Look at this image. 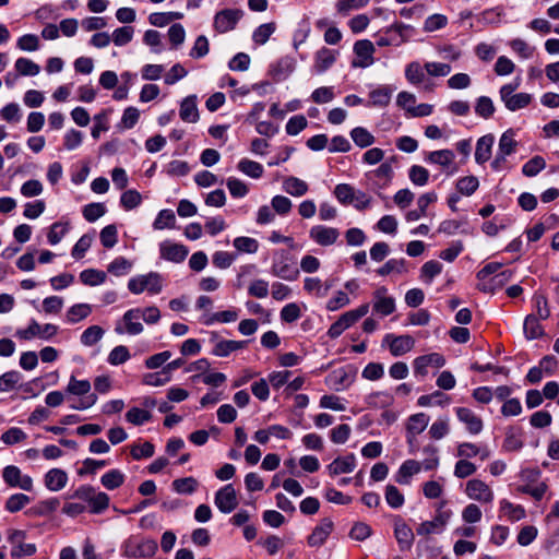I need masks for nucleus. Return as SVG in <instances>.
<instances>
[{
  "label": "nucleus",
  "instance_id": "nucleus-1",
  "mask_svg": "<svg viewBox=\"0 0 559 559\" xmlns=\"http://www.w3.org/2000/svg\"><path fill=\"white\" fill-rule=\"evenodd\" d=\"M27 533L23 530L9 528L7 531V540L10 545V556L12 559L32 557L37 551L34 543L26 542Z\"/></svg>",
  "mask_w": 559,
  "mask_h": 559
},
{
  "label": "nucleus",
  "instance_id": "nucleus-2",
  "mask_svg": "<svg viewBox=\"0 0 559 559\" xmlns=\"http://www.w3.org/2000/svg\"><path fill=\"white\" fill-rule=\"evenodd\" d=\"M271 273L285 281H295L299 276V270L293 261V258L284 249L274 251Z\"/></svg>",
  "mask_w": 559,
  "mask_h": 559
},
{
  "label": "nucleus",
  "instance_id": "nucleus-3",
  "mask_svg": "<svg viewBox=\"0 0 559 559\" xmlns=\"http://www.w3.org/2000/svg\"><path fill=\"white\" fill-rule=\"evenodd\" d=\"M413 32V26L396 22L377 36L376 44L379 47L401 46L409 39Z\"/></svg>",
  "mask_w": 559,
  "mask_h": 559
},
{
  "label": "nucleus",
  "instance_id": "nucleus-4",
  "mask_svg": "<svg viewBox=\"0 0 559 559\" xmlns=\"http://www.w3.org/2000/svg\"><path fill=\"white\" fill-rule=\"evenodd\" d=\"M121 549L122 555L128 558H150L156 554L158 545L152 538L131 536L123 542Z\"/></svg>",
  "mask_w": 559,
  "mask_h": 559
},
{
  "label": "nucleus",
  "instance_id": "nucleus-5",
  "mask_svg": "<svg viewBox=\"0 0 559 559\" xmlns=\"http://www.w3.org/2000/svg\"><path fill=\"white\" fill-rule=\"evenodd\" d=\"M128 288L135 295H139L144 290H147L151 295H157L163 289V277L157 272L138 275L129 280Z\"/></svg>",
  "mask_w": 559,
  "mask_h": 559
},
{
  "label": "nucleus",
  "instance_id": "nucleus-6",
  "mask_svg": "<svg viewBox=\"0 0 559 559\" xmlns=\"http://www.w3.org/2000/svg\"><path fill=\"white\" fill-rule=\"evenodd\" d=\"M242 16L243 11L241 9H224L217 11L214 15L213 27L219 34L230 32L236 28Z\"/></svg>",
  "mask_w": 559,
  "mask_h": 559
},
{
  "label": "nucleus",
  "instance_id": "nucleus-7",
  "mask_svg": "<svg viewBox=\"0 0 559 559\" xmlns=\"http://www.w3.org/2000/svg\"><path fill=\"white\" fill-rule=\"evenodd\" d=\"M4 483L12 488H20L25 491L33 489V479L28 475H22L21 469L15 465H8L2 471Z\"/></svg>",
  "mask_w": 559,
  "mask_h": 559
},
{
  "label": "nucleus",
  "instance_id": "nucleus-8",
  "mask_svg": "<svg viewBox=\"0 0 559 559\" xmlns=\"http://www.w3.org/2000/svg\"><path fill=\"white\" fill-rule=\"evenodd\" d=\"M372 308L373 311L382 317L390 316L395 311V299L388 296V288L381 286L372 294Z\"/></svg>",
  "mask_w": 559,
  "mask_h": 559
},
{
  "label": "nucleus",
  "instance_id": "nucleus-9",
  "mask_svg": "<svg viewBox=\"0 0 559 559\" xmlns=\"http://www.w3.org/2000/svg\"><path fill=\"white\" fill-rule=\"evenodd\" d=\"M140 318H141V308H133V309L127 310L122 317L124 328H122L120 324H117L115 328V332L117 334L127 333L129 335L141 334L144 330V326L139 321Z\"/></svg>",
  "mask_w": 559,
  "mask_h": 559
},
{
  "label": "nucleus",
  "instance_id": "nucleus-10",
  "mask_svg": "<svg viewBox=\"0 0 559 559\" xmlns=\"http://www.w3.org/2000/svg\"><path fill=\"white\" fill-rule=\"evenodd\" d=\"M215 506L222 513H230L238 506L236 490L231 484L225 485L216 493Z\"/></svg>",
  "mask_w": 559,
  "mask_h": 559
},
{
  "label": "nucleus",
  "instance_id": "nucleus-11",
  "mask_svg": "<svg viewBox=\"0 0 559 559\" xmlns=\"http://www.w3.org/2000/svg\"><path fill=\"white\" fill-rule=\"evenodd\" d=\"M383 344L389 346L392 356L400 357L413 349L415 340L411 335L386 334Z\"/></svg>",
  "mask_w": 559,
  "mask_h": 559
},
{
  "label": "nucleus",
  "instance_id": "nucleus-12",
  "mask_svg": "<svg viewBox=\"0 0 559 559\" xmlns=\"http://www.w3.org/2000/svg\"><path fill=\"white\" fill-rule=\"evenodd\" d=\"M309 237L318 245L326 247L334 245L340 237L337 228L316 225L310 228Z\"/></svg>",
  "mask_w": 559,
  "mask_h": 559
},
{
  "label": "nucleus",
  "instance_id": "nucleus-13",
  "mask_svg": "<svg viewBox=\"0 0 559 559\" xmlns=\"http://www.w3.org/2000/svg\"><path fill=\"white\" fill-rule=\"evenodd\" d=\"M159 253L164 260L180 263L187 258L189 250L185 245L165 240L159 243Z\"/></svg>",
  "mask_w": 559,
  "mask_h": 559
},
{
  "label": "nucleus",
  "instance_id": "nucleus-14",
  "mask_svg": "<svg viewBox=\"0 0 559 559\" xmlns=\"http://www.w3.org/2000/svg\"><path fill=\"white\" fill-rule=\"evenodd\" d=\"M211 341L216 342L212 354L217 357H227L230 353L242 349L248 344V341L218 340L216 332L211 333Z\"/></svg>",
  "mask_w": 559,
  "mask_h": 559
},
{
  "label": "nucleus",
  "instance_id": "nucleus-15",
  "mask_svg": "<svg viewBox=\"0 0 559 559\" xmlns=\"http://www.w3.org/2000/svg\"><path fill=\"white\" fill-rule=\"evenodd\" d=\"M445 364L444 357L439 353H431L423 355L414 360V373L416 376L425 377L428 374V367L441 368Z\"/></svg>",
  "mask_w": 559,
  "mask_h": 559
},
{
  "label": "nucleus",
  "instance_id": "nucleus-16",
  "mask_svg": "<svg viewBox=\"0 0 559 559\" xmlns=\"http://www.w3.org/2000/svg\"><path fill=\"white\" fill-rule=\"evenodd\" d=\"M454 158L455 155L453 151L444 148L428 152L424 159L426 163L436 164L441 166L443 169H447L448 175H453L456 171V167L453 166L450 170L449 168L453 165Z\"/></svg>",
  "mask_w": 559,
  "mask_h": 559
},
{
  "label": "nucleus",
  "instance_id": "nucleus-17",
  "mask_svg": "<svg viewBox=\"0 0 559 559\" xmlns=\"http://www.w3.org/2000/svg\"><path fill=\"white\" fill-rule=\"evenodd\" d=\"M354 52L359 60L353 62L354 67L368 68L373 63L374 46L368 39L357 40L354 45Z\"/></svg>",
  "mask_w": 559,
  "mask_h": 559
},
{
  "label": "nucleus",
  "instance_id": "nucleus-18",
  "mask_svg": "<svg viewBox=\"0 0 559 559\" xmlns=\"http://www.w3.org/2000/svg\"><path fill=\"white\" fill-rule=\"evenodd\" d=\"M465 491L471 499L479 502L488 503L493 499V493L489 486L479 479L468 480Z\"/></svg>",
  "mask_w": 559,
  "mask_h": 559
},
{
  "label": "nucleus",
  "instance_id": "nucleus-19",
  "mask_svg": "<svg viewBox=\"0 0 559 559\" xmlns=\"http://www.w3.org/2000/svg\"><path fill=\"white\" fill-rule=\"evenodd\" d=\"M457 419L463 423L471 435H478L484 428L483 419L467 407H456Z\"/></svg>",
  "mask_w": 559,
  "mask_h": 559
},
{
  "label": "nucleus",
  "instance_id": "nucleus-20",
  "mask_svg": "<svg viewBox=\"0 0 559 559\" xmlns=\"http://www.w3.org/2000/svg\"><path fill=\"white\" fill-rule=\"evenodd\" d=\"M394 536L402 551H407L412 548L414 542V533L401 516H395Z\"/></svg>",
  "mask_w": 559,
  "mask_h": 559
},
{
  "label": "nucleus",
  "instance_id": "nucleus-21",
  "mask_svg": "<svg viewBox=\"0 0 559 559\" xmlns=\"http://www.w3.org/2000/svg\"><path fill=\"white\" fill-rule=\"evenodd\" d=\"M334 524L331 519L324 518L321 520L320 524L317 525L312 533L308 536V545L310 547H319L322 546L330 534L332 533Z\"/></svg>",
  "mask_w": 559,
  "mask_h": 559
},
{
  "label": "nucleus",
  "instance_id": "nucleus-22",
  "mask_svg": "<svg viewBox=\"0 0 559 559\" xmlns=\"http://www.w3.org/2000/svg\"><path fill=\"white\" fill-rule=\"evenodd\" d=\"M495 136L491 133L483 135L477 140L475 150V162L479 165L485 164L491 157Z\"/></svg>",
  "mask_w": 559,
  "mask_h": 559
},
{
  "label": "nucleus",
  "instance_id": "nucleus-23",
  "mask_svg": "<svg viewBox=\"0 0 559 559\" xmlns=\"http://www.w3.org/2000/svg\"><path fill=\"white\" fill-rule=\"evenodd\" d=\"M356 467V456L350 453L346 456L336 457L331 464L328 465V471L331 476L340 474L352 473Z\"/></svg>",
  "mask_w": 559,
  "mask_h": 559
},
{
  "label": "nucleus",
  "instance_id": "nucleus-24",
  "mask_svg": "<svg viewBox=\"0 0 559 559\" xmlns=\"http://www.w3.org/2000/svg\"><path fill=\"white\" fill-rule=\"evenodd\" d=\"M68 474L61 468H51L45 474V486L50 491H59L67 486Z\"/></svg>",
  "mask_w": 559,
  "mask_h": 559
},
{
  "label": "nucleus",
  "instance_id": "nucleus-25",
  "mask_svg": "<svg viewBox=\"0 0 559 559\" xmlns=\"http://www.w3.org/2000/svg\"><path fill=\"white\" fill-rule=\"evenodd\" d=\"M337 52L329 48H321L314 58V70L317 73L325 72L336 60Z\"/></svg>",
  "mask_w": 559,
  "mask_h": 559
},
{
  "label": "nucleus",
  "instance_id": "nucleus-26",
  "mask_svg": "<svg viewBox=\"0 0 559 559\" xmlns=\"http://www.w3.org/2000/svg\"><path fill=\"white\" fill-rule=\"evenodd\" d=\"M421 464L415 460H406L399 468L395 480L401 485H408L413 475L420 472Z\"/></svg>",
  "mask_w": 559,
  "mask_h": 559
},
{
  "label": "nucleus",
  "instance_id": "nucleus-27",
  "mask_svg": "<svg viewBox=\"0 0 559 559\" xmlns=\"http://www.w3.org/2000/svg\"><path fill=\"white\" fill-rule=\"evenodd\" d=\"M180 118L187 122H197L199 119V111L197 107V97L190 95L186 97L180 105Z\"/></svg>",
  "mask_w": 559,
  "mask_h": 559
},
{
  "label": "nucleus",
  "instance_id": "nucleus-28",
  "mask_svg": "<svg viewBox=\"0 0 559 559\" xmlns=\"http://www.w3.org/2000/svg\"><path fill=\"white\" fill-rule=\"evenodd\" d=\"M393 88L388 85H382L369 93V106L373 107H385L390 104Z\"/></svg>",
  "mask_w": 559,
  "mask_h": 559
},
{
  "label": "nucleus",
  "instance_id": "nucleus-29",
  "mask_svg": "<svg viewBox=\"0 0 559 559\" xmlns=\"http://www.w3.org/2000/svg\"><path fill=\"white\" fill-rule=\"evenodd\" d=\"M516 146L518 141L515 140V131L513 129H508L499 139L497 152L507 157L515 153Z\"/></svg>",
  "mask_w": 559,
  "mask_h": 559
},
{
  "label": "nucleus",
  "instance_id": "nucleus-30",
  "mask_svg": "<svg viewBox=\"0 0 559 559\" xmlns=\"http://www.w3.org/2000/svg\"><path fill=\"white\" fill-rule=\"evenodd\" d=\"M539 320L535 314L526 316L524 320V334L527 340H536L544 335V328L539 323Z\"/></svg>",
  "mask_w": 559,
  "mask_h": 559
},
{
  "label": "nucleus",
  "instance_id": "nucleus-31",
  "mask_svg": "<svg viewBox=\"0 0 559 559\" xmlns=\"http://www.w3.org/2000/svg\"><path fill=\"white\" fill-rule=\"evenodd\" d=\"M283 189L293 197H302L308 191V185L297 177H287L283 181Z\"/></svg>",
  "mask_w": 559,
  "mask_h": 559
},
{
  "label": "nucleus",
  "instance_id": "nucleus-32",
  "mask_svg": "<svg viewBox=\"0 0 559 559\" xmlns=\"http://www.w3.org/2000/svg\"><path fill=\"white\" fill-rule=\"evenodd\" d=\"M124 474L119 469H110L100 477L102 485L108 490H115L124 483Z\"/></svg>",
  "mask_w": 559,
  "mask_h": 559
},
{
  "label": "nucleus",
  "instance_id": "nucleus-33",
  "mask_svg": "<svg viewBox=\"0 0 559 559\" xmlns=\"http://www.w3.org/2000/svg\"><path fill=\"white\" fill-rule=\"evenodd\" d=\"M59 504L60 502L58 498H49L36 503L34 507L31 508L29 512L33 515L46 516L55 512L58 509Z\"/></svg>",
  "mask_w": 559,
  "mask_h": 559
},
{
  "label": "nucleus",
  "instance_id": "nucleus-34",
  "mask_svg": "<svg viewBox=\"0 0 559 559\" xmlns=\"http://www.w3.org/2000/svg\"><path fill=\"white\" fill-rule=\"evenodd\" d=\"M237 168L239 171L253 179H258L263 175V166L260 163L248 158L240 159Z\"/></svg>",
  "mask_w": 559,
  "mask_h": 559
},
{
  "label": "nucleus",
  "instance_id": "nucleus-35",
  "mask_svg": "<svg viewBox=\"0 0 559 559\" xmlns=\"http://www.w3.org/2000/svg\"><path fill=\"white\" fill-rule=\"evenodd\" d=\"M92 312V307L88 304H76L69 308L67 311V321L69 323H76L87 318Z\"/></svg>",
  "mask_w": 559,
  "mask_h": 559
},
{
  "label": "nucleus",
  "instance_id": "nucleus-36",
  "mask_svg": "<svg viewBox=\"0 0 559 559\" xmlns=\"http://www.w3.org/2000/svg\"><path fill=\"white\" fill-rule=\"evenodd\" d=\"M367 404L374 408H384L393 404V396L389 392H373L367 396Z\"/></svg>",
  "mask_w": 559,
  "mask_h": 559
},
{
  "label": "nucleus",
  "instance_id": "nucleus-37",
  "mask_svg": "<svg viewBox=\"0 0 559 559\" xmlns=\"http://www.w3.org/2000/svg\"><path fill=\"white\" fill-rule=\"evenodd\" d=\"M429 417L425 413H417L408 418L407 432L408 435H419L428 426Z\"/></svg>",
  "mask_w": 559,
  "mask_h": 559
},
{
  "label": "nucleus",
  "instance_id": "nucleus-38",
  "mask_svg": "<svg viewBox=\"0 0 559 559\" xmlns=\"http://www.w3.org/2000/svg\"><path fill=\"white\" fill-rule=\"evenodd\" d=\"M350 138L355 144L361 148L372 145L376 141L374 136L365 128L356 127L350 131Z\"/></svg>",
  "mask_w": 559,
  "mask_h": 559
},
{
  "label": "nucleus",
  "instance_id": "nucleus-39",
  "mask_svg": "<svg viewBox=\"0 0 559 559\" xmlns=\"http://www.w3.org/2000/svg\"><path fill=\"white\" fill-rule=\"evenodd\" d=\"M405 76L413 85H418L425 81V70L419 62L413 61L405 68Z\"/></svg>",
  "mask_w": 559,
  "mask_h": 559
},
{
  "label": "nucleus",
  "instance_id": "nucleus-40",
  "mask_svg": "<svg viewBox=\"0 0 559 559\" xmlns=\"http://www.w3.org/2000/svg\"><path fill=\"white\" fill-rule=\"evenodd\" d=\"M15 69L19 75L35 76L39 73L40 67L33 60L27 58H19L15 61Z\"/></svg>",
  "mask_w": 559,
  "mask_h": 559
},
{
  "label": "nucleus",
  "instance_id": "nucleus-41",
  "mask_svg": "<svg viewBox=\"0 0 559 559\" xmlns=\"http://www.w3.org/2000/svg\"><path fill=\"white\" fill-rule=\"evenodd\" d=\"M175 224H176L175 213L171 210L165 209V210H162L157 214V216L153 223V227L156 230H162L165 228H174Z\"/></svg>",
  "mask_w": 559,
  "mask_h": 559
},
{
  "label": "nucleus",
  "instance_id": "nucleus-42",
  "mask_svg": "<svg viewBox=\"0 0 559 559\" xmlns=\"http://www.w3.org/2000/svg\"><path fill=\"white\" fill-rule=\"evenodd\" d=\"M80 280L85 285L97 286L105 282L106 273L95 269H86L81 272Z\"/></svg>",
  "mask_w": 559,
  "mask_h": 559
},
{
  "label": "nucleus",
  "instance_id": "nucleus-43",
  "mask_svg": "<svg viewBox=\"0 0 559 559\" xmlns=\"http://www.w3.org/2000/svg\"><path fill=\"white\" fill-rule=\"evenodd\" d=\"M326 382L335 391H340L349 385L348 374L344 369H337L331 372L326 378Z\"/></svg>",
  "mask_w": 559,
  "mask_h": 559
},
{
  "label": "nucleus",
  "instance_id": "nucleus-44",
  "mask_svg": "<svg viewBox=\"0 0 559 559\" xmlns=\"http://www.w3.org/2000/svg\"><path fill=\"white\" fill-rule=\"evenodd\" d=\"M70 225L69 223L56 222L50 226V229L47 234L48 242L52 246L59 243L61 239L69 231Z\"/></svg>",
  "mask_w": 559,
  "mask_h": 559
},
{
  "label": "nucleus",
  "instance_id": "nucleus-45",
  "mask_svg": "<svg viewBox=\"0 0 559 559\" xmlns=\"http://www.w3.org/2000/svg\"><path fill=\"white\" fill-rule=\"evenodd\" d=\"M31 502V498L25 493L11 495L5 501V510L10 513L21 511L25 506Z\"/></svg>",
  "mask_w": 559,
  "mask_h": 559
},
{
  "label": "nucleus",
  "instance_id": "nucleus-46",
  "mask_svg": "<svg viewBox=\"0 0 559 559\" xmlns=\"http://www.w3.org/2000/svg\"><path fill=\"white\" fill-rule=\"evenodd\" d=\"M234 247L238 252L243 253H255L259 249V242L257 239L251 237H245L240 236L234 239L233 241Z\"/></svg>",
  "mask_w": 559,
  "mask_h": 559
},
{
  "label": "nucleus",
  "instance_id": "nucleus-47",
  "mask_svg": "<svg viewBox=\"0 0 559 559\" xmlns=\"http://www.w3.org/2000/svg\"><path fill=\"white\" fill-rule=\"evenodd\" d=\"M238 319V311L228 309L219 312L212 313L203 322L205 325H211L215 322L229 323L235 322Z\"/></svg>",
  "mask_w": 559,
  "mask_h": 559
},
{
  "label": "nucleus",
  "instance_id": "nucleus-48",
  "mask_svg": "<svg viewBox=\"0 0 559 559\" xmlns=\"http://www.w3.org/2000/svg\"><path fill=\"white\" fill-rule=\"evenodd\" d=\"M275 29L276 24L273 22L261 24L254 29L252 39L258 45H264L269 40L270 36L275 32Z\"/></svg>",
  "mask_w": 559,
  "mask_h": 559
},
{
  "label": "nucleus",
  "instance_id": "nucleus-49",
  "mask_svg": "<svg viewBox=\"0 0 559 559\" xmlns=\"http://www.w3.org/2000/svg\"><path fill=\"white\" fill-rule=\"evenodd\" d=\"M104 329L99 325L88 326L81 335V343L85 346H93L104 336Z\"/></svg>",
  "mask_w": 559,
  "mask_h": 559
},
{
  "label": "nucleus",
  "instance_id": "nucleus-50",
  "mask_svg": "<svg viewBox=\"0 0 559 559\" xmlns=\"http://www.w3.org/2000/svg\"><path fill=\"white\" fill-rule=\"evenodd\" d=\"M447 519L442 514L436 516L432 521L423 522L416 530L418 535H429L443 527Z\"/></svg>",
  "mask_w": 559,
  "mask_h": 559
},
{
  "label": "nucleus",
  "instance_id": "nucleus-51",
  "mask_svg": "<svg viewBox=\"0 0 559 559\" xmlns=\"http://www.w3.org/2000/svg\"><path fill=\"white\" fill-rule=\"evenodd\" d=\"M479 186V181L475 176L462 177L456 182V189L463 195H472Z\"/></svg>",
  "mask_w": 559,
  "mask_h": 559
},
{
  "label": "nucleus",
  "instance_id": "nucleus-52",
  "mask_svg": "<svg viewBox=\"0 0 559 559\" xmlns=\"http://www.w3.org/2000/svg\"><path fill=\"white\" fill-rule=\"evenodd\" d=\"M442 271V264L436 260L427 261L420 270V277L426 283L430 284L437 275Z\"/></svg>",
  "mask_w": 559,
  "mask_h": 559
},
{
  "label": "nucleus",
  "instance_id": "nucleus-53",
  "mask_svg": "<svg viewBox=\"0 0 559 559\" xmlns=\"http://www.w3.org/2000/svg\"><path fill=\"white\" fill-rule=\"evenodd\" d=\"M546 167V160L542 156H534L522 167V173L526 177H534Z\"/></svg>",
  "mask_w": 559,
  "mask_h": 559
},
{
  "label": "nucleus",
  "instance_id": "nucleus-54",
  "mask_svg": "<svg viewBox=\"0 0 559 559\" xmlns=\"http://www.w3.org/2000/svg\"><path fill=\"white\" fill-rule=\"evenodd\" d=\"M408 177L413 185L424 187L429 180V171L419 165H413L408 170Z\"/></svg>",
  "mask_w": 559,
  "mask_h": 559
},
{
  "label": "nucleus",
  "instance_id": "nucleus-55",
  "mask_svg": "<svg viewBox=\"0 0 559 559\" xmlns=\"http://www.w3.org/2000/svg\"><path fill=\"white\" fill-rule=\"evenodd\" d=\"M532 102V95L528 93H518L514 94L512 97H509L508 100L504 103L506 107L511 110L515 111L522 108H525L530 105Z\"/></svg>",
  "mask_w": 559,
  "mask_h": 559
},
{
  "label": "nucleus",
  "instance_id": "nucleus-56",
  "mask_svg": "<svg viewBox=\"0 0 559 559\" xmlns=\"http://www.w3.org/2000/svg\"><path fill=\"white\" fill-rule=\"evenodd\" d=\"M151 418L152 414L148 411L139 407H132L126 413V419L135 426H141Z\"/></svg>",
  "mask_w": 559,
  "mask_h": 559
},
{
  "label": "nucleus",
  "instance_id": "nucleus-57",
  "mask_svg": "<svg viewBox=\"0 0 559 559\" xmlns=\"http://www.w3.org/2000/svg\"><path fill=\"white\" fill-rule=\"evenodd\" d=\"M475 112L484 119H489L495 112V105L491 98L487 96L478 97L475 105Z\"/></svg>",
  "mask_w": 559,
  "mask_h": 559
},
{
  "label": "nucleus",
  "instance_id": "nucleus-58",
  "mask_svg": "<svg viewBox=\"0 0 559 559\" xmlns=\"http://www.w3.org/2000/svg\"><path fill=\"white\" fill-rule=\"evenodd\" d=\"M237 258V253L227 251H216L212 255V263L215 267L225 270L228 269Z\"/></svg>",
  "mask_w": 559,
  "mask_h": 559
},
{
  "label": "nucleus",
  "instance_id": "nucleus-59",
  "mask_svg": "<svg viewBox=\"0 0 559 559\" xmlns=\"http://www.w3.org/2000/svg\"><path fill=\"white\" fill-rule=\"evenodd\" d=\"M105 213L106 206L103 203H90L82 210L83 217L90 223L96 222Z\"/></svg>",
  "mask_w": 559,
  "mask_h": 559
},
{
  "label": "nucleus",
  "instance_id": "nucleus-60",
  "mask_svg": "<svg viewBox=\"0 0 559 559\" xmlns=\"http://www.w3.org/2000/svg\"><path fill=\"white\" fill-rule=\"evenodd\" d=\"M355 192V189L348 183H338L334 189L335 198L343 204L353 203Z\"/></svg>",
  "mask_w": 559,
  "mask_h": 559
},
{
  "label": "nucleus",
  "instance_id": "nucleus-61",
  "mask_svg": "<svg viewBox=\"0 0 559 559\" xmlns=\"http://www.w3.org/2000/svg\"><path fill=\"white\" fill-rule=\"evenodd\" d=\"M476 465L469 462L467 459L462 457L455 463L454 466V476L457 478H466L476 473Z\"/></svg>",
  "mask_w": 559,
  "mask_h": 559
},
{
  "label": "nucleus",
  "instance_id": "nucleus-62",
  "mask_svg": "<svg viewBox=\"0 0 559 559\" xmlns=\"http://www.w3.org/2000/svg\"><path fill=\"white\" fill-rule=\"evenodd\" d=\"M93 242V236L90 234L83 235L76 243L73 246L71 250V255L75 260L82 259L86 251L91 248V245Z\"/></svg>",
  "mask_w": 559,
  "mask_h": 559
},
{
  "label": "nucleus",
  "instance_id": "nucleus-63",
  "mask_svg": "<svg viewBox=\"0 0 559 559\" xmlns=\"http://www.w3.org/2000/svg\"><path fill=\"white\" fill-rule=\"evenodd\" d=\"M130 359V353L127 346L118 345L111 349L108 355V362L111 366H119Z\"/></svg>",
  "mask_w": 559,
  "mask_h": 559
},
{
  "label": "nucleus",
  "instance_id": "nucleus-64",
  "mask_svg": "<svg viewBox=\"0 0 559 559\" xmlns=\"http://www.w3.org/2000/svg\"><path fill=\"white\" fill-rule=\"evenodd\" d=\"M385 501L391 508L399 509L404 504L405 499L397 487L388 485L385 488Z\"/></svg>",
  "mask_w": 559,
  "mask_h": 559
}]
</instances>
